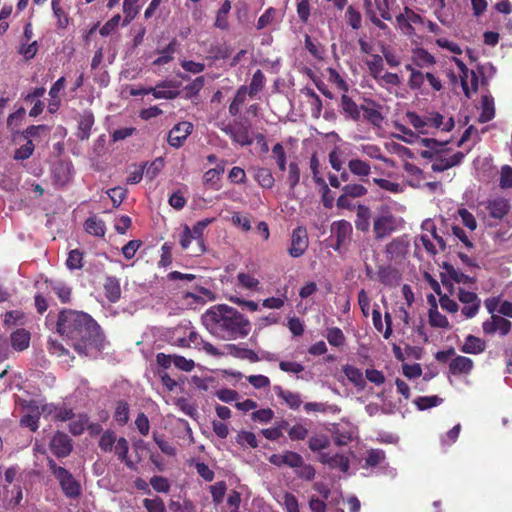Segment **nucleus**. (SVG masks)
I'll use <instances>...</instances> for the list:
<instances>
[{"mask_svg":"<svg viewBox=\"0 0 512 512\" xmlns=\"http://www.w3.org/2000/svg\"><path fill=\"white\" fill-rule=\"evenodd\" d=\"M56 331L71 341L74 350L80 356L96 358L104 348L105 336L100 325L85 312L61 310L56 322Z\"/></svg>","mask_w":512,"mask_h":512,"instance_id":"1","label":"nucleus"},{"mask_svg":"<svg viewBox=\"0 0 512 512\" xmlns=\"http://www.w3.org/2000/svg\"><path fill=\"white\" fill-rule=\"evenodd\" d=\"M202 322L212 335L222 340L244 338L251 330L249 319L226 304L211 307L202 316Z\"/></svg>","mask_w":512,"mask_h":512,"instance_id":"2","label":"nucleus"},{"mask_svg":"<svg viewBox=\"0 0 512 512\" xmlns=\"http://www.w3.org/2000/svg\"><path fill=\"white\" fill-rule=\"evenodd\" d=\"M47 466L59 482L65 497L69 499H77L80 497L82 494L81 484L66 468L58 466L52 458L47 459Z\"/></svg>","mask_w":512,"mask_h":512,"instance_id":"3","label":"nucleus"},{"mask_svg":"<svg viewBox=\"0 0 512 512\" xmlns=\"http://www.w3.org/2000/svg\"><path fill=\"white\" fill-rule=\"evenodd\" d=\"M398 229L397 218L393 215L389 207L382 206L379 214L373 221V232L375 239L381 240Z\"/></svg>","mask_w":512,"mask_h":512,"instance_id":"4","label":"nucleus"},{"mask_svg":"<svg viewBox=\"0 0 512 512\" xmlns=\"http://www.w3.org/2000/svg\"><path fill=\"white\" fill-rule=\"evenodd\" d=\"M220 129L228 135L231 140L240 146H250L253 143V138L250 136V127L249 125L241 122L235 121L234 123H229L227 125L222 124L219 126Z\"/></svg>","mask_w":512,"mask_h":512,"instance_id":"5","label":"nucleus"},{"mask_svg":"<svg viewBox=\"0 0 512 512\" xmlns=\"http://www.w3.org/2000/svg\"><path fill=\"white\" fill-rule=\"evenodd\" d=\"M309 247L307 229L304 226H297L293 229L288 254L292 258L302 257Z\"/></svg>","mask_w":512,"mask_h":512,"instance_id":"6","label":"nucleus"},{"mask_svg":"<svg viewBox=\"0 0 512 512\" xmlns=\"http://www.w3.org/2000/svg\"><path fill=\"white\" fill-rule=\"evenodd\" d=\"M410 240L408 235H401L393 238L385 246L386 258L389 261L400 262L409 252Z\"/></svg>","mask_w":512,"mask_h":512,"instance_id":"7","label":"nucleus"},{"mask_svg":"<svg viewBox=\"0 0 512 512\" xmlns=\"http://www.w3.org/2000/svg\"><path fill=\"white\" fill-rule=\"evenodd\" d=\"M352 232L353 228L349 221L338 220L333 222L331 225V237L335 239V244L332 245V248L340 252L350 242Z\"/></svg>","mask_w":512,"mask_h":512,"instance_id":"8","label":"nucleus"},{"mask_svg":"<svg viewBox=\"0 0 512 512\" xmlns=\"http://www.w3.org/2000/svg\"><path fill=\"white\" fill-rule=\"evenodd\" d=\"M457 296L459 301L464 305L461 310L463 316L468 319L475 317L481 307V299L478 295L475 292L459 288Z\"/></svg>","mask_w":512,"mask_h":512,"instance_id":"9","label":"nucleus"},{"mask_svg":"<svg viewBox=\"0 0 512 512\" xmlns=\"http://www.w3.org/2000/svg\"><path fill=\"white\" fill-rule=\"evenodd\" d=\"M49 447L57 458H66L73 450V441L65 432L57 431L53 435Z\"/></svg>","mask_w":512,"mask_h":512,"instance_id":"10","label":"nucleus"},{"mask_svg":"<svg viewBox=\"0 0 512 512\" xmlns=\"http://www.w3.org/2000/svg\"><path fill=\"white\" fill-rule=\"evenodd\" d=\"M482 329L486 335H494L498 332L500 336H506L512 329V323L505 317L493 315L482 323Z\"/></svg>","mask_w":512,"mask_h":512,"instance_id":"11","label":"nucleus"},{"mask_svg":"<svg viewBox=\"0 0 512 512\" xmlns=\"http://www.w3.org/2000/svg\"><path fill=\"white\" fill-rule=\"evenodd\" d=\"M193 124L188 121H182L173 126L168 133L167 141L170 146L180 148L184 145L188 136L193 132Z\"/></svg>","mask_w":512,"mask_h":512,"instance_id":"12","label":"nucleus"},{"mask_svg":"<svg viewBox=\"0 0 512 512\" xmlns=\"http://www.w3.org/2000/svg\"><path fill=\"white\" fill-rule=\"evenodd\" d=\"M464 157L465 154L461 151H458L449 157H446L441 153H436L433 163L431 165V169L433 172H443L445 170H448L454 166L461 164Z\"/></svg>","mask_w":512,"mask_h":512,"instance_id":"13","label":"nucleus"},{"mask_svg":"<svg viewBox=\"0 0 512 512\" xmlns=\"http://www.w3.org/2000/svg\"><path fill=\"white\" fill-rule=\"evenodd\" d=\"M213 218H205L203 220L198 221L192 228H190V232L196 242V246L193 249V256H200L205 253L206 247L204 243L203 233L204 230L213 222Z\"/></svg>","mask_w":512,"mask_h":512,"instance_id":"14","label":"nucleus"},{"mask_svg":"<svg viewBox=\"0 0 512 512\" xmlns=\"http://www.w3.org/2000/svg\"><path fill=\"white\" fill-rule=\"evenodd\" d=\"M269 462L275 466H288L296 468L303 463V457L294 451H285L282 454H273L269 458Z\"/></svg>","mask_w":512,"mask_h":512,"instance_id":"15","label":"nucleus"},{"mask_svg":"<svg viewBox=\"0 0 512 512\" xmlns=\"http://www.w3.org/2000/svg\"><path fill=\"white\" fill-rule=\"evenodd\" d=\"M368 105H362L363 118L371 125L380 127L384 117L380 111L381 106L374 100H367Z\"/></svg>","mask_w":512,"mask_h":512,"instance_id":"16","label":"nucleus"},{"mask_svg":"<svg viewBox=\"0 0 512 512\" xmlns=\"http://www.w3.org/2000/svg\"><path fill=\"white\" fill-rule=\"evenodd\" d=\"M474 368L472 359L466 356H456L449 363V373L455 376L468 375Z\"/></svg>","mask_w":512,"mask_h":512,"instance_id":"17","label":"nucleus"},{"mask_svg":"<svg viewBox=\"0 0 512 512\" xmlns=\"http://www.w3.org/2000/svg\"><path fill=\"white\" fill-rule=\"evenodd\" d=\"M341 111L345 115V118L351 119L358 122L361 118L362 105H357L356 102L348 96L347 93H343L340 99Z\"/></svg>","mask_w":512,"mask_h":512,"instance_id":"18","label":"nucleus"},{"mask_svg":"<svg viewBox=\"0 0 512 512\" xmlns=\"http://www.w3.org/2000/svg\"><path fill=\"white\" fill-rule=\"evenodd\" d=\"M487 209L492 218L501 220L509 213L510 204L507 199L498 197L488 202Z\"/></svg>","mask_w":512,"mask_h":512,"instance_id":"19","label":"nucleus"},{"mask_svg":"<svg viewBox=\"0 0 512 512\" xmlns=\"http://www.w3.org/2000/svg\"><path fill=\"white\" fill-rule=\"evenodd\" d=\"M349 171L360 179L361 182H367L371 174V165L369 162L359 158H353L348 162Z\"/></svg>","mask_w":512,"mask_h":512,"instance_id":"20","label":"nucleus"},{"mask_svg":"<svg viewBox=\"0 0 512 512\" xmlns=\"http://www.w3.org/2000/svg\"><path fill=\"white\" fill-rule=\"evenodd\" d=\"M105 297L111 303H116L121 298L119 279L115 276H106L103 284Z\"/></svg>","mask_w":512,"mask_h":512,"instance_id":"21","label":"nucleus"},{"mask_svg":"<svg viewBox=\"0 0 512 512\" xmlns=\"http://www.w3.org/2000/svg\"><path fill=\"white\" fill-rule=\"evenodd\" d=\"M377 276L383 285L389 287L396 286L401 279L399 271L391 266H380Z\"/></svg>","mask_w":512,"mask_h":512,"instance_id":"22","label":"nucleus"},{"mask_svg":"<svg viewBox=\"0 0 512 512\" xmlns=\"http://www.w3.org/2000/svg\"><path fill=\"white\" fill-rule=\"evenodd\" d=\"M94 115L92 111H84L78 121V138L87 140L90 137L91 129L94 125Z\"/></svg>","mask_w":512,"mask_h":512,"instance_id":"23","label":"nucleus"},{"mask_svg":"<svg viewBox=\"0 0 512 512\" xmlns=\"http://www.w3.org/2000/svg\"><path fill=\"white\" fill-rule=\"evenodd\" d=\"M84 230L93 236L104 237L106 233L105 222L96 215H92L84 222Z\"/></svg>","mask_w":512,"mask_h":512,"instance_id":"24","label":"nucleus"},{"mask_svg":"<svg viewBox=\"0 0 512 512\" xmlns=\"http://www.w3.org/2000/svg\"><path fill=\"white\" fill-rule=\"evenodd\" d=\"M343 373L347 379L358 389L364 390L366 387V380L363 376L362 371L352 365H345L342 368Z\"/></svg>","mask_w":512,"mask_h":512,"instance_id":"25","label":"nucleus"},{"mask_svg":"<svg viewBox=\"0 0 512 512\" xmlns=\"http://www.w3.org/2000/svg\"><path fill=\"white\" fill-rule=\"evenodd\" d=\"M30 333L23 328L17 329L11 334V345L16 351H24L29 347Z\"/></svg>","mask_w":512,"mask_h":512,"instance_id":"26","label":"nucleus"},{"mask_svg":"<svg viewBox=\"0 0 512 512\" xmlns=\"http://www.w3.org/2000/svg\"><path fill=\"white\" fill-rule=\"evenodd\" d=\"M371 210L366 205H358L355 219L356 229L367 232L370 228Z\"/></svg>","mask_w":512,"mask_h":512,"instance_id":"27","label":"nucleus"},{"mask_svg":"<svg viewBox=\"0 0 512 512\" xmlns=\"http://www.w3.org/2000/svg\"><path fill=\"white\" fill-rule=\"evenodd\" d=\"M486 348L485 342L474 335H468L460 350L467 354H480Z\"/></svg>","mask_w":512,"mask_h":512,"instance_id":"28","label":"nucleus"},{"mask_svg":"<svg viewBox=\"0 0 512 512\" xmlns=\"http://www.w3.org/2000/svg\"><path fill=\"white\" fill-rule=\"evenodd\" d=\"M442 268L445 270L446 274L456 283L463 284H474L476 283V278L471 277L469 275L464 274L457 270L452 264L448 262H444Z\"/></svg>","mask_w":512,"mask_h":512,"instance_id":"29","label":"nucleus"},{"mask_svg":"<svg viewBox=\"0 0 512 512\" xmlns=\"http://www.w3.org/2000/svg\"><path fill=\"white\" fill-rule=\"evenodd\" d=\"M51 7L54 17L57 19V28L66 29L70 23V17L61 5V0H52Z\"/></svg>","mask_w":512,"mask_h":512,"instance_id":"30","label":"nucleus"},{"mask_svg":"<svg viewBox=\"0 0 512 512\" xmlns=\"http://www.w3.org/2000/svg\"><path fill=\"white\" fill-rule=\"evenodd\" d=\"M190 345L193 344L195 348H202L206 353L212 356L219 355L218 349L211 343L206 342L202 337L195 331H191L188 335Z\"/></svg>","mask_w":512,"mask_h":512,"instance_id":"31","label":"nucleus"},{"mask_svg":"<svg viewBox=\"0 0 512 512\" xmlns=\"http://www.w3.org/2000/svg\"><path fill=\"white\" fill-rule=\"evenodd\" d=\"M172 82H162L158 84L156 87H151V94L156 99H175L179 96L180 92L178 90H165L163 88L172 87Z\"/></svg>","mask_w":512,"mask_h":512,"instance_id":"32","label":"nucleus"},{"mask_svg":"<svg viewBox=\"0 0 512 512\" xmlns=\"http://www.w3.org/2000/svg\"><path fill=\"white\" fill-rule=\"evenodd\" d=\"M114 451L115 454L118 456L119 460L124 462L128 468H134V463L128 457L129 443L124 437H121L117 440L114 446Z\"/></svg>","mask_w":512,"mask_h":512,"instance_id":"33","label":"nucleus"},{"mask_svg":"<svg viewBox=\"0 0 512 512\" xmlns=\"http://www.w3.org/2000/svg\"><path fill=\"white\" fill-rule=\"evenodd\" d=\"M304 409L307 413L320 412V413L338 414L341 412V408L336 404H326V403H319V402H307L304 404Z\"/></svg>","mask_w":512,"mask_h":512,"instance_id":"34","label":"nucleus"},{"mask_svg":"<svg viewBox=\"0 0 512 512\" xmlns=\"http://www.w3.org/2000/svg\"><path fill=\"white\" fill-rule=\"evenodd\" d=\"M429 324L436 328H450V323L447 317L438 311L437 305H433L428 311Z\"/></svg>","mask_w":512,"mask_h":512,"instance_id":"35","label":"nucleus"},{"mask_svg":"<svg viewBox=\"0 0 512 512\" xmlns=\"http://www.w3.org/2000/svg\"><path fill=\"white\" fill-rule=\"evenodd\" d=\"M177 45L178 42L174 38L165 48L159 51L161 55L153 61V64L156 66H161L172 61L174 59L173 55L176 52Z\"/></svg>","mask_w":512,"mask_h":512,"instance_id":"36","label":"nucleus"},{"mask_svg":"<svg viewBox=\"0 0 512 512\" xmlns=\"http://www.w3.org/2000/svg\"><path fill=\"white\" fill-rule=\"evenodd\" d=\"M275 390L277 391V395L283 399L291 409L296 410L302 404L301 397L298 393L283 390L281 387H275Z\"/></svg>","mask_w":512,"mask_h":512,"instance_id":"37","label":"nucleus"},{"mask_svg":"<svg viewBox=\"0 0 512 512\" xmlns=\"http://www.w3.org/2000/svg\"><path fill=\"white\" fill-rule=\"evenodd\" d=\"M413 62L419 68L433 66L436 63L435 57L427 50L420 48L414 52Z\"/></svg>","mask_w":512,"mask_h":512,"instance_id":"38","label":"nucleus"},{"mask_svg":"<svg viewBox=\"0 0 512 512\" xmlns=\"http://www.w3.org/2000/svg\"><path fill=\"white\" fill-rule=\"evenodd\" d=\"M255 180L264 189H270L274 186L275 179L269 168L261 167L256 170Z\"/></svg>","mask_w":512,"mask_h":512,"instance_id":"39","label":"nucleus"},{"mask_svg":"<svg viewBox=\"0 0 512 512\" xmlns=\"http://www.w3.org/2000/svg\"><path fill=\"white\" fill-rule=\"evenodd\" d=\"M238 286L247 290H258L260 281L250 273L239 272L237 275Z\"/></svg>","mask_w":512,"mask_h":512,"instance_id":"40","label":"nucleus"},{"mask_svg":"<svg viewBox=\"0 0 512 512\" xmlns=\"http://www.w3.org/2000/svg\"><path fill=\"white\" fill-rule=\"evenodd\" d=\"M265 75L262 70L258 69L254 72L250 85L248 88L249 96L254 97L257 95L265 86Z\"/></svg>","mask_w":512,"mask_h":512,"instance_id":"41","label":"nucleus"},{"mask_svg":"<svg viewBox=\"0 0 512 512\" xmlns=\"http://www.w3.org/2000/svg\"><path fill=\"white\" fill-rule=\"evenodd\" d=\"M84 253L80 249H73L68 253L66 266L69 270H78L83 267Z\"/></svg>","mask_w":512,"mask_h":512,"instance_id":"42","label":"nucleus"},{"mask_svg":"<svg viewBox=\"0 0 512 512\" xmlns=\"http://www.w3.org/2000/svg\"><path fill=\"white\" fill-rule=\"evenodd\" d=\"M366 64H367L370 75L375 80L379 79L381 72L384 69L383 58L380 55L375 54L371 57L370 60L367 61Z\"/></svg>","mask_w":512,"mask_h":512,"instance_id":"43","label":"nucleus"},{"mask_svg":"<svg viewBox=\"0 0 512 512\" xmlns=\"http://www.w3.org/2000/svg\"><path fill=\"white\" fill-rule=\"evenodd\" d=\"M326 338L329 344L334 347L343 346L346 340L344 333L338 327L328 328Z\"/></svg>","mask_w":512,"mask_h":512,"instance_id":"44","label":"nucleus"},{"mask_svg":"<svg viewBox=\"0 0 512 512\" xmlns=\"http://www.w3.org/2000/svg\"><path fill=\"white\" fill-rule=\"evenodd\" d=\"M272 155L275 159L278 169L281 172L286 171L287 157L286 152L281 143H276L272 148Z\"/></svg>","mask_w":512,"mask_h":512,"instance_id":"45","label":"nucleus"},{"mask_svg":"<svg viewBox=\"0 0 512 512\" xmlns=\"http://www.w3.org/2000/svg\"><path fill=\"white\" fill-rule=\"evenodd\" d=\"M114 419L119 425L127 424L129 421V404L126 401L121 400L117 402Z\"/></svg>","mask_w":512,"mask_h":512,"instance_id":"46","label":"nucleus"},{"mask_svg":"<svg viewBox=\"0 0 512 512\" xmlns=\"http://www.w3.org/2000/svg\"><path fill=\"white\" fill-rule=\"evenodd\" d=\"M53 176L56 183L65 185L70 178V167L68 164L59 163L53 170Z\"/></svg>","mask_w":512,"mask_h":512,"instance_id":"47","label":"nucleus"},{"mask_svg":"<svg viewBox=\"0 0 512 512\" xmlns=\"http://www.w3.org/2000/svg\"><path fill=\"white\" fill-rule=\"evenodd\" d=\"M415 405L421 411L438 406L442 403V399L437 395L420 396L414 400Z\"/></svg>","mask_w":512,"mask_h":512,"instance_id":"48","label":"nucleus"},{"mask_svg":"<svg viewBox=\"0 0 512 512\" xmlns=\"http://www.w3.org/2000/svg\"><path fill=\"white\" fill-rule=\"evenodd\" d=\"M117 442L114 431H105L99 440V447L103 452H111Z\"/></svg>","mask_w":512,"mask_h":512,"instance_id":"49","label":"nucleus"},{"mask_svg":"<svg viewBox=\"0 0 512 512\" xmlns=\"http://www.w3.org/2000/svg\"><path fill=\"white\" fill-rule=\"evenodd\" d=\"M88 420L89 419L86 414H79L77 419L69 424L70 433L74 436L81 435L88 425Z\"/></svg>","mask_w":512,"mask_h":512,"instance_id":"50","label":"nucleus"},{"mask_svg":"<svg viewBox=\"0 0 512 512\" xmlns=\"http://www.w3.org/2000/svg\"><path fill=\"white\" fill-rule=\"evenodd\" d=\"M308 445L313 452L326 449L330 445L329 438L324 435H313L309 438Z\"/></svg>","mask_w":512,"mask_h":512,"instance_id":"51","label":"nucleus"},{"mask_svg":"<svg viewBox=\"0 0 512 512\" xmlns=\"http://www.w3.org/2000/svg\"><path fill=\"white\" fill-rule=\"evenodd\" d=\"M299 182L300 167L296 161H291L288 166L287 183L289 184L290 189L294 190Z\"/></svg>","mask_w":512,"mask_h":512,"instance_id":"52","label":"nucleus"},{"mask_svg":"<svg viewBox=\"0 0 512 512\" xmlns=\"http://www.w3.org/2000/svg\"><path fill=\"white\" fill-rule=\"evenodd\" d=\"M385 460V452L380 449H371L365 458V467H376Z\"/></svg>","mask_w":512,"mask_h":512,"instance_id":"53","label":"nucleus"},{"mask_svg":"<svg viewBox=\"0 0 512 512\" xmlns=\"http://www.w3.org/2000/svg\"><path fill=\"white\" fill-rule=\"evenodd\" d=\"M210 58L213 60H224L231 56L232 48L223 44V45H215L211 46L210 50Z\"/></svg>","mask_w":512,"mask_h":512,"instance_id":"54","label":"nucleus"},{"mask_svg":"<svg viewBox=\"0 0 512 512\" xmlns=\"http://www.w3.org/2000/svg\"><path fill=\"white\" fill-rule=\"evenodd\" d=\"M47 348L50 354L56 355L57 357H69L71 360L74 359L73 356H70L69 350H67L61 343L56 340L49 339L47 342Z\"/></svg>","mask_w":512,"mask_h":512,"instance_id":"55","label":"nucleus"},{"mask_svg":"<svg viewBox=\"0 0 512 512\" xmlns=\"http://www.w3.org/2000/svg\"><path fill=\"white\" fill-rule=\"evenodd\" d=\"M342 191L351 198H360L368 193L367 188L360 183L346 184L342 187Z\"/></svg>","mask_w":512,"mask_h":512,"instance_id":"56","label":"nucleus"},{"mask_svg":"<svg viewBox=\"0 0 512 512\" xmlns=\"http://www.w3.org/2000/svg\"><path fill=\"white\" fill-rule=\"evenodd\" d=\"M139 0H124L123 13L125 14V23L132 21L139 12Z\"/></svg>","mask_w":512,"mask_h":512,"instance_id":"57","label":"nucleus"},{"mask_svg":"<svg viewBox=\"0 0 512 512\" xmlns=\"http://www.w3.org/2000/svg\"><path fill=\"white\" fill-rule=\"evenodd\" d=\"M227 490V485L225 481L216 482L214 485L210 486V492L212 495L213 502L218 505L220 504L225 496Z\"/></svg>","mask_w":512,"mask_h":512,"instance_id":"58","label":"nucleus"},{"mask_svg":"<svg viewBox=\"0 0 512 512\" xmlns=\"http://www.w3.org/2000/svg\"><path fill=\"white\" fill-rule=\"evenodd\" d=\"M495 116L493 103L489 101L488 97H484L482 101V112L479 116L480 123H486L492 120Z\"/></svg>","mask_w":512,"mask_h":512,"instance_id":"59","label":"nucleus"},{"mask_svg":"<svg viewBox=\"0 0 512 512\" xmlns=\"http://www.w3.org/2000/svg\"><path fill=\"white\" fill-rule=\"evenodd\" d=\"M346 19L347 23L354 30H358L362 25V16L359 11H357L353 6H349L346 10Z\"/></svg>","mask_w":512,"mask_h":512,"instance_id":"60","label":"nucleus"},{"mask_svg":"<svg viewBox=\"0 0 512 512\" xmlns=\"http://www.w3.org/2000/svg\"><path fill=\"white\" fill-rule=\"evenodd\" d=\"M276 13L277 10L273 7L266 9L265 12L259 17L256 28L258 30H262L271 25L275 19Z\"/></svg>","mask_w":512,"mask_h":512,"instance_id":"61","label":"nucleus"},{"mask_svg":"<svg viewBox=\"0 0 512 512\" xmlns=\"http://www.w3.org/2000/svg\"><path fill=\"white\" fill-rule=\"evenodd\" d=\"M297 15L303 24H307L311 15L310 0H299L297 3Z\"/></svg>","mask_w":512,"mask_h":512,"instance_id":"62","label":"nucleus"},{"mask_svg":"<svg viewBox=\"0 0 512 512\" xmlns=\"http://www.w3.org/2000/svg\"><path fill=\"white\" fill-rule=\"evenodd\" d=\"M107 194L111 201L113 202V206L115 208L119 207L123 200L127 196V189L123 187H114L107 191Z\"/></svg>","mask_w":512,"mask_h":512,"instance_id":"63","label":"nucleus"},{"mask_svg":"<svg viewBox=\"0 0 512 512\" xmlns=\"http://www.w3.org/2000/svg\"><path fill=\"white\" fill-rule=\"evenodd\" d=\"M143 506L146 508L147 512H166L165 504L160 497L153 499L145 498L143 500Z\"/></svg>","mask_w":512,"mask_h":512,"instance_id":"64","label":"nucleus"}]
</instances>
